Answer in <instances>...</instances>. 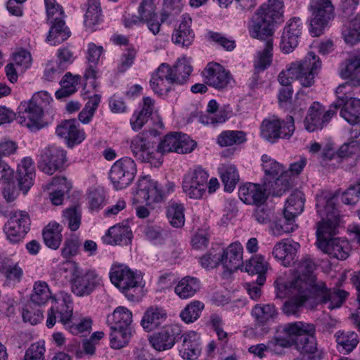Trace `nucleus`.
I'll return each mask as SVG.
<instances>
[{
    "label": "nucleus",
    "mask_w": 360,
    "mask_h": 360,
    "mask_svg": "<svg viewBox=\"0 0 360 360\" xmlns=\"http://www.w3.org/2000/svg\"><path fill=\"white\" fill-rule=\"evenodd\" d=\"M322 68V62L319 56L309 52L300 60L290 63L282 70L278 77V81L283 87L291 86L292 80H297L304 87H310L315 83Z\"/></svg>",
    "instance_id": "f257e3e1"
},
{
    "label": "nucleus",
    "mask_w": 360,
    "mask_h": 360,
    "mask_svg": "<svg viewBox=\"0 0 360 360\" xmlns=\"http://www.w3.org/2000/svg\"><path fill=\"white\" fill-rule=\"evenodd\" d=\"M317 212L322 220L317 223V245L319 248L322 243H327L337 234L338 219L332 193L322 191L316 195Z\"/></svg>",
    "instance_id": "f03ea898"
},
{
    "label": "nucleus",
    "mask_w": 360,
    "mask_h": 360,
    "mask_svg": "<svg viewBox=\"0 0 360 360\" xmlns=\"http://www.w3.org/2000/svg\"><path fill=\"white\" fill-rule=\"evenodd\" d=\"M51 98L46 91L34 94L28 101L21 102L18 106L17 120L32 131H38L45 126L43 120L44 109L50 103Z\"/></svg>",
    "instance_id": "7ed1b4c3"
},
{
    "label": "nucleus",
    "mask_w": 360,
    "mask_h": 360,
    "mask_svg": "<svg viewBox=\"0 0 360 360\" xmlns=\"http://www.w3.org/2000/svg\"><path fill=\"white\" fill-rule=\"evenodd\" d=\"M299 292L305 294L307 299L312 300L316 305L326 306L333 310L340 308L346 301L349 292L339 288H328L323 281L310 280L304 285V290Z\"/></svg>",
    "instance_id": "20e7f679"
},
{
    "label": "nucleus",
    "mask_w": 360,
    "mask_h": 360,
    "mask_svg": "<svg viewBox=\"0 0 360 360\" xmlns=\"http://www.w3.org/2000/svg\"><path fill=\"white\" fill-rule=\"evenodd\" d=\"M48 22L51 25L46 40L53 46L58 45L70 36L65 26V13L63 7L56 0H44Z\"/></svg>",
    "instance_id": "39448f33"
},
{
    "label": "nucleus",
    "mask_w": 360,
    "mask_h": 360,
    "mask_svg": "<svg viewBox=\"0 0 360 360\" xmlns=\"http://www.w3.org/2000/svg\"><path fill=\"white\" fill-rule=\"evenodd\" d=\"M309 31L314 36H320L335 18V6L332 0H310Z\"/></svg>",
    "instance_id": "423d86ee"
},
{
    "label": "nucleus",
    "mask_w": 360,
    "mask_h": 360,
    "mask_svg": "<svg viewBox=\"0 0 360 360\" xmlns=\"http://www.w3.org/2000/svg\"><path fill=\"white\" fill-rule=\"evenodd\" d=\"M295 122L292 116L285 120L276 117L264 119L260 126V135L264 140L274 143L278 139H288L294 133Z\"/></svg>",
    "instance_id": "0eeeda50"
},
{
    "label": "nucleus",
    "mask_w": 360,
    "mask_h": 360,
    "mask_svg": "<svg viewBox=\"0 0 360 360\" xmlns=\"http://www.w3.org/2000/svg\"><path fill=\"white\" fill-rule=\"evenodd\" d=\"M110 279L130 300H134L135 297L131 290L135 292L141 285L142 281V277L139 274L124 264L112 265L110 271Z\"/></svg>",
    "instance_id": "6e6552de"
},
{
    "label": "nucleus",
    "mask_w": 360,
    "mask_h": 360,
    "mask_svg": "<svg viewBox=\"0 0 360 360\" xmlns=\"http://www.w3.org/2000/svg\"><path fill=\"white\" fill-rule=\"evenodd\" d=\"M136 172V165L134 160L124 157L112 165L109 178L114 187L117 190H120L127 188L132 183Z\"/></svg>",
    "instance_id": "1a4fd4ad"
},
{
    "label": "nucleus",
    "mask_w": 360,
    "mask_h": 360,
    "mask_svg": "<svg viewBox=\"0 0 360 360\" xmlns=\"http://www.w3.org/2000/svg\"><path fill=\"white\" fill-rule=\"evenodd\" d=\"M144 134V132H141L132 138L130 150L137 160L143 162H149L156 167H159L162 163L161 155L156 151L153 143L149 141Z\"/></svg>",
    "instance_id": "9d476101"
},
{
    "label": "nucleus",
    "mask_w": 360,
    "mask_h": 360,
    "mask_svg": "<svg viewBox=\"0 0 360 360\" xmlns=\"http://www.w3.org/2000/svg\"><path fill=\"white\" fill-rule=\"evenodd\" d=\"M338 109L336 103H333L328 110H326L323 105L318 102H314L304 119L305 129L310 132L322 129L337 113Z\"/></svg>",
    "instance_id": "9b49d317"
},
{
    "label": "nucleus",
    "mask_w": 360,
    "mask_h": 360,
    "mask_svg": "<svg viewBox=\"0 0 360 360\" xmlns=\"http://www.w3.org/2000/svg\"><path fill=\"white\" fill-rule=\"evenodd\" d=\"M209 174L201 167H198L184 176L182 183L184 192L190 198L200 199L207 188Z\"/></svg>",
    "instance_id": "f8f14e48"
},
{
    "label": "nucleus",
    "mask_w": 360,
    "mask_h": 360,
    "mask_svg": "<svg viewBox=\"0 0 360 360\" xmlns=\"http://www.w3.org/2000/svg\"><path fill=\"white\" fill-rule=\"evenodd\" d=\"M102 279L95 269H81L70 280L72 292L78 297L90 295L101 283Z\"/></svg>",
    "instance_id": "ddd939ff"
},
{
    "label": "nucleus",
    "mask_w": 360,
    "mask_h": 360,
    "mask_svg": "<svg viewBox=\"0 0 360 360\" xmlns=\"http://www.w3.org/2000/svg\"><path fill=\"white\" fill-rule=\"evenodd\" d=\"M39 157L38 167L41 172L49 175H52L62 169L67 160L66 151L56 145L44 148Z\"/></svg>",
    "instance_id": "4468645a"
},
{
    "label": "nucleus",
    "mask_w": 360,
    "mask_h": 360,
    "mask_svg": "<svg viewBox=\"0 0 360 360\" xmlns=\"http://www.w3.org/2000/svg\"><path fill=\"white\" fill-rule=\"evenodd\" d=\"M30 219L27 212L15 211L11 212L4 231L8 239L13 243L20 242L30 229Z\"/></svg>",
    "instance_id": "2eb2a0df"
},
{
    "label": "nucleus",
    "mask_w": 360,
    "mask_h": 360,
    "mask_svg": "<svg viewBox=\"0 0 360 360\" xmlns=\"http://www.w3.org/2000/svg\"><path fill=\"white\" fill-rule=\"evenodd\" d=\"M340 75L349 80L337 87L335 93L338 94L344 93L346 89L360 87V51L352 56L342 66Z\"/></svg>",
    "instance_id": "dca6fc26"
},
{
    "label": "nucleus",
    "mask_w": 360,
    "mask_h": 360,
    "mask_svg": "<svg viewBox=\"0 0 360 360\" xmlns=\"http://www.w3.org/2000/svg\"><path fill=\"white\" fill-rule=\"evenodd\" d=\"M205 83L217 90L226 89L231 81V73L217 63H209L202 72Z\"/></svg>",
    "instance_id": "f3484780"
},
{
    "label": "nucleus",
    "mask_w": 360,
    "mask_h": 360,
    "mask_svg": "<svg viewBox=\"0 0 360 360\" xmlns=\"http://www.w3.org/2000/svg\"><path fill=\"white\" fill-rule=\"evenodd\" d=\"M351 89H344V93L337 94L338 108L341 106L340 115L349 124L360 123V99L349 97Z\"/></svg>",
    "instance_id": "a211bd4d"
},
{
    "label": "nucleus",
    "mask_w": 360,
    "mask_h": 360,
    "mask_svg": "<svg viewBox=\"0 0 360 360\" xmlns=\"http://www.w3.org/2000/svg\"><path fill=\"white\" fill-rule=\"evenodd\" d=\"M181 333V330L178 326H166L160 331L151 336L150 342L153 347L158 351L169 349L179 340Z\"/></svg>",
    "instance_id": "6ab92c4d"
},
{
    "label": "nucleus",
    "mask_w": 360,
    "mask_h": 360,
    "mask_svg": "<svg viewBox=\"0 0 360 360\" xmlns=\"http://www.w3.org/2000/svg\"><path fill=\"white\" fill-rule=\"evenodd\" d=\"M179 340H181L179 347V355L186 360L197 359L202 351L200 335L195 331H189L181 333Z\"/></svg>",
    "instance_id": "aec40b11"
},
{
    "label": "nucleus",
    "mask_w": 360,
    "mask_h": 360,
    "mask_svg": "<svg viewBox=\"0 0 360 360\" xmlns=\"http://www.w3.org/2000/svg\"><path fill=\"white\" fill-rule=\"evenodd\" d=\"M56 134L63 138L70 147L80 143L85 139V133L80 130L75 120H65L59 124L56 129Z\"/></svg>",
    "instance_id": "412c9836"
},
{
    "label": "nucleus",
    "mask_w": 360,
    "mask_h": 360,
    "mask_svg": "<svg viewBox=\"0 0 360 360\" xmlns=\"http://www.w3.org/2000/svg\"><path fill=\"white\" fill-rule=\"evenodd\" d=\"M243 248L238 242L231 243L219 256L221 264L229 271L240 268L243 264Z\"/></svg>",
    "instance_id": "4be33fe9"
},
{
    "label": "nucleus",
    "mask_w": 360,
    "mask_h": 360,
    "mask_svg": "<svg viewBox=\"0 0 360 360\" xmlns=\"http://www.w3.org/2000/svg\"><path fill=\"white\" fill-rule=\"evenodd\" d=\"M155 101L150 97H143V103L130 118V125L134 131L141 130L155 112Z\"/></svg>",
    "instance_id": "5701e85b"
},
{
    "label": "nucleus",
    "mask_w": 360,
    "mask_h": 360,
    "mask_svg": "<svg viewBox=\"0 0 360 360\" xmlns=\"http://www.w3.org/2000/svg\"><path fill=\"white\" fill-rule=\"evenodd\" d=\"M73 315V308L72 302L69 297L63 299V303L59 309H55L51 307L47 313L46 326L49 328H53L57 322L61 323L66 328L72 322Z\"/></svg>",
    "instance_id": "b1692460"
},
{
    "label": "nucleus",
    "mask_w": 360,
    "mask_h": 360,
    "mask_svg": "<svg viewBox=\"0 0 360 360\" xmlns=\"http://www.w3.org/2000/svg\"><path fill=\"white\" fill-rule=\"evenodd\" d=\"M138 200L147 204L159 202L162 200V194L158 188V183L148 176H144L139 181L136 191Z\"/></svg>",
    "instance_id": "393cba45"
},
{
    "label": "nucleus",
    "mask_w": 360,
    "mask_h": 360,
    "mask_svg": "<svg viewBox=\"0 0 360 360\" xmlns=\"http://www.w3.org/2000/svg\"><path fill=\"white\" fill-rule=\"evenodd\" d=\"M266 191L259 184L248 183L240 187L238 196L245 203L257 206L266 202L268 198Z\"/></svg>",
    "instance_id": "a878e982"
},
{
    "label": "nucleus",
    "mask_w": 360,
    "mask_h": 360,
    "mask_svg": "<svg viewBox=\"0 0 360 360\" xmlns=\"http://www.w3.org/2000/svg\"><path fill=\"white\" fill-rule=\"evenodd\" d=\"M35 168L33 160L30 157L23 158L18 167L16 179L19 189L27 193L33 185Z\"/></svg>",
    "instance_id": "bb28decb"
},
{
    "label": "nucleus",
    "mask_w": 360,
    "mask_h": 360,
    "mask_svg": "<svg viewBox=\"0 0 360 360\" xmlns=\"http://www.w3.org/2000/svg\"><path fill=\"white\" fill-rule=\"evenodd\" d=\"M153 0H142L139 7V14L141 19L155 35L159 33L162 23L158 20Z\"/></svg>",
    "instance_id": "cd10ccee"
},
{
    "label": "nucleus",
    "mask_w": 360,
    "mask_h": 360,
    "mask_svg": "<svg viewBox=\"0 0 360 360\" xmlns=\"http://www.w3.org/2000/svg\"><path fill=\"white\" fill-rule=\"evenodd\" d=\"M255 16L266 19L275 25L283 21V2L281 0H268L257 10Z\"/></svg>",
    "instance_id": "c85d7f7f"
},
{
    "label": "nucleus",
    "mask_w": 360,
    "mask_h": 360,
    "mask_svg": "<svg viewBox=\"0 0 360 360\" xmlns=\"http://www.w3.org/2000/svg\"><path fill=\"white\" fill-rule=\"evenodd\" d=\"M316 264L314 261L309 258L302 259L297 267L298 276L297 278L290 283L291 288H298L299 291L304 290V285L310 283V280L316 279L314 274Z\"/></svg>",
    "instance_id": "c756f323"
},
{
    "label": "nucleus",
    "mask_w": 360,
    "mask_h": 360,
    "mask_svg": "<svg viewBox=\"0 0 360 360\" xmlns=\"http://www.w3.org/2000/svg\"><path fill=\"white\" fill-rule=\"evenodd\" d=\"M150 85L155 94L162 96L167 94L174 85L168 70L165 68V63H162L153 74Z\"/></svg>",
    "instance_id": "7c9ffc66"
},
{
    "label": "nucleus",
    "mask_w": 360,
    "mask_h": 360,
    "mask_svg": "<svg viewBox=\"0 0 360 360\" xmlns=\"http://www.w3.org/2000/svg\"><path fill=\"white\" fill-rule=\"evenodd\" d=\"M165 68L168 70L174 84H184L186 83L193 71L191 62L186 57L179 58L173 66L165 63Z\"/></svg>",
    "instance_id": "2f4dec72"
},
{
    "label": "nucleus",
    "mask_w": 360,
    "mask_h": 360,
    "mask_svg": "<svg viewBox=\"0 0 360 360\" xmlns=\"http://www.w3.org/2000/svg\"><path fill=\"white\" fill-rule=\"evenodd\" d=\"M319 249L331 257L345 260L349 255L350 246L347 240L335 237L327 243H322Z\"/></svg>",
    "instance_id": "473e14b6"
},
{
    "label": "nucleus",
    "mask_w": 360,
    "mask_h": 360,
    "mask_svg": "<svg viewBox=\"0 0 360 360\" xmlns=\"http://www.w3.org/2000/svg\"><path fill=\"white\" fill-rule=\"evenodd\" d=\"M274 27V25L266 19L256 16L249 26V33L251 37L264 41V43L269 41L273 42Z\"/></svg>",
    "instance_id": "72a5a7b5"
},
{
    "label": "nucleus",
    "mask_w": 360,
    "mask_h": 360,
    "mask_svg": "<svg viewBox=\"0 0 360 360\" xmlns=\"http://www.w3.org/2000/svg\"><path fill=\"white\" fill-rule=\"evenodd\" d=\"M300 245L295 242H280L275 245L272 254L281 261L284 266H289L295 262L297 251Z\"/></svg>",
    "instance_id": "f704fd0d"
},
{
    "label": "nucleus",
    "mask_w": 360,
    "mask_h": 360,
    "mask_svg": "<svg viewBox=\"0 0 360 360\" xmlns=\"http://www.w3.org/2000/svg\"><path fill=\"white\" fill-rule=\"evenodd\" d=\"M167 317V313L164 309L151 307L144 312L141 325L146 331L150 332L162 325Z\"/></svg>",
    "instance_id": "c9c22d12"
},
{
    "label": "nucleus",
    "mask_w": 360,
    "mask_h": 360,
    "mask_svg": "<svg viewBox=\"0 0 360 360\" xmlns=\"http://www.w3.org/2000/svg\"><path fill=\"white\" fill-rule=\"evenodd\" d=\"M132 232L129 226L117 224L110 227L103 240L110 245H127L131 243Z\"/></svg>",
    "instance_id": "e433bc0d"
},
{
    "label": "nucleus",
    "mask_w": 360,
    "mask_h": 360,
    "mask_svg": "<svg viewBox=\"0 0 360 360\" xmlns=\"http://www.w3.org/2000/svg\"><path fill=\"white\" fill-rule=\"evenodd\" d=\"M278 333H283L292 340H298L305 333H314L315 326L312 323L302 321L294 322L279 326Z\"/></svg>",
    "instance_id": "4c0bfd02"
},
{
    "label": "nucleus",
    "mask_w": 360,
    "mask_h": 360,
    "mask_svg": "<svg viewBox=\"0 0 360 360\" xmlns=\"http://www.w3.org/2000/svg\"><path fill=\"white\" fill-rule=\"evenodd\" d=\"M191 18L184 17L177 29L173 32L172 40L181 46H190L194 38V34L191 29Z\"/></svg>",
    "instance_id": "58836bf2"
},
{
    "label": "nucleus",
    "mask_w": 360,
    "mask_h": 360,
    "mask_svg": "<svg viewBox=\"0 0 360 360\" xmlns=\"http://www.w3.org/2000/svg\"><path fill=\"white\" fill-rule=\"evenodd\" d=\"M360 143L358 140H351L343 143L337 152V161L338 163H342L345 160L355 156L353 161L350 163L351 167H354L360 162V158L357 155L359 151Z\"/></svg>",
    "instance_id": "ea45409f"
},
{
    "label": "nucleus",
    "mask_w": 360,
    "mask_h": 360,
    "mask_svg": "<svg viewBox=\"0 0 360 360\" xmlns=\"http://www.w3.org/2000/svg\"><path fill=\"white\" fill-rule=\"evenodd\" d=\"M226 119L225 112L219 110V104L215 100L209 101L207 107L206 113L200 116V122L203 124L215 125L225 122Z\"/></svg>",
    "instance_id": "a19ab883"
},
{
    "label": "nucleus",
    "mask_w": 360,
    "mask_h": 360,
    "mask_svg": "<svg viewBox=\"0 0 360 360\" xmlns=\"http://www.w3.org/2000/svg\"><path fill=\"white\" fill-rule=\"evenodd\" d=\"M304 205V198L303 193L295 190L286 200L283 209V215L290 216L295 219L303 211Z\"/></svg>",
    "instance_id": "79ce46f5"
},
{
    "label": "nucleus",
    "mask_w": 360,
    "mask_h": 360,
    "mask_svg": "<svg viewBox=\"0 0 360 360\" xmlns=\"http://www.w3.org/2000/svg\"><path fill=\"white\" fill-rule=\"evenodd\" d=\"M132 312L124 307H117L112 314L108 316L107 323L109 326L131 328Z\"/></svg>",
    "instance_id": "37998d69"
},
{
    "label": "nucleus",
    "mask_w": 360,
    "mask_h": 360,
    "mask_svg": "<svg viewBox=\"0 0 360 360\" xmlns=\"http://www.w3.org/2000/svg\"><path fill=\"white\" fill-rule=\"evenodd\" d=\"M267 269L266 263L264 257L257 255L250 259L245 265V271L250 274L257 275L259 284H264L266 281V271Z\"/></svg>",
    "instance_id": "c03bdc74"
},
{
    "label": "nucleus",
    "mask_w": 360,
    "mask_h": 360,
    "mask_svg": "<svg viewBox=\"0 0 360 360\" xmlns=\"http://www.w3.org/2000/svg\"><path fill=\"white\" fill-rule=\"evenodd\" d=\"M252 315L257 324L262 326L274 321L277 316L276 307L273 304H257L252 310Z\"/></svg>",
    "instance_id": "a18cd8bd"
},
{
    "label": "nucleus",
    "mask_w": 360,
    "mask_h": 360,
    "mask_svg": "<svg viewBox=\"0 0 360 360\" xmlns=\"http://www.w3.org/2000/svg\"><path fill=\"white\" fill-rule=\"evenodd\" d=\"M110 327V344L114 349H121L129 342L132 335L131 328H120L115 326Z\"/></svg>",
    "instance_id": "49530a36"
},
{
    "label": "nucleus",
    "mask_w": 360,
    "mask_h": 360,
    "mask_svg": "<svg viewBox=\"0 0 360 360\" xmlns=\"http://www.w3.org/2000/svg\"><path fill=\"white\" fill-rule=\"evenodd\" d=\"M200 289V281L194 277H184L175 287V293L181 299L193 297Z\"/></svg>",
    "instance_id": "de8ad7c7"
},
{
    "label": "nucleus",
    "mask_w": 360,
    "mask_h": 360,
    "mask_svg": "<svg viewBox=\"0 0 360 360\" xmlns=\"http://www.w3.org/2000/svg\"><path fill=\"white\" fill-rule=\"evenodd\" d=\"M43 239L45 245L53 250H57L61 243L63 236L58 223H49L43 230Z\"/></svg>",
    "instance_id": "09e8293b"
},
{
    "label": "nucleus",
    "mask_w": 360,
    "mask_h": 360,
    "mask_svg": "<svg viewBox=\"0 0 360 360\" xmlns=\"http://www.w3.org/2000/svg\"><path fill=\"white\" fill-rule=\"evenodd\" d=\"M335 337L338 345L347 354L352 352L359 343V335L354 331L338 330Z\"/></svg>",
    "instance_id": "8fccbe9b"
},
{
    "label": "nucleus",
    "mask_w": 360,
    "mask_h": 360,
    "mask_svg": "<svg viewBox=\"0 0 360 360\" xmlns=\"http://www.w3.org/2000/svg\"><path fill=\"white\" fill-rule=\"evenodd\" d=\"M102 10L98 0H88L87 9L84 15V25L93 31L94 26L101 21Z\"/></svg>",
    "instance_id": "3c124183"
},
{
    "label": "nucleus",
    "mask_w": 360,
    "mask_h": 360,
    "mask_svg": "<svg viewBox=\"0 0 360 360\" xmlns=\"http://www.w3.org/2000/svg\"><path fill=\"white\" fill-rule=\"evenodd\" d=\"M262 166L265 174L264 181L269 182L271 180L287 172L282 165L268 155L265 154L262 156Z\"/></svg>",
    "instance_id": "603ef678"
},
{
    "label": "nucleus",
    "mask_w": 360,
    "mask_h": 360,
    "mask_svg": "<svg viewBox=\"0 0 360 360\" xmlns=\"http://www.w3.org/2000/svg\"><path fill=\"white\" fill-rule=\"evenodd\" d=\"M79 82V75L73 76L70 72H67L60 82V89L55 94L56 98L61 99L73 94L77 91V86Z\"/></svg>",
    "instance_id": "864d4df0"
},
{
    "label": "nucleus",
    "mask_w": 360,
    "mask_h": 360,
    "mask_svg": "<svg viewBox=\"0 0 360 360\" xmlns=\"http://www.w3.org/2000/svg\"><path fill=\"white\" fill-rule=\"evenodd\" d=\"M264 187L273 195L281 196L290 187V183L288 179V172L283 174L271 180V181H264Z\"/></svg>",
    "instance_id": "5fc2aeb1"
},
{
    "label": "nucleus",
    "mask_w": 360,
    "mask_h": 360,
    "mask_svg": "<svg viewBox=\"0 0 360 360\" xmlns=\"http://www.w3.org/2000/svg\"><path fill=\"white\" fill-rule=\"evenodd\" d=\"M274 44L269 41L264 43V47L262 51L257 53L256 59L254 62V68L257 72H262L269 67L272 63Z\"/></svg>",
    "instance_id": "6e6d98bb"
},
{
    "label": "nucleus",
    "mask_w": 360,
    "mask_h": 360,
    "mask_svg": "<svg viewBox=\"0 0 360 360\" xmlns=\"http://www.w3.org/2000/svg\"><path fill=\"white\" fill-rule=\"evenodd\" d=\"M53 298L48 284L45 281H38L34 282L31 301L37 305H43L50 299Z\"/></svg>",
    "instance_id": "4d7b16f0"
},
{
    "label": "nucleus",
    "mask_w": 360,
    "mask_h": 360,
    "mask_svg": "<svg viewBox=\"0 0 360 360\" xmlns=\"http://www.w3.org/2000/svg\"><path fill=\"white\" fill-rule=\"evenodd\" d=\"M347 44L354 45L360 41V15L356 16L347 25H344L342 32Z\"/></svg>",
    "instance_id": "13d9d810"
},
{
    "label": "nucleus",
    "mask_w": 360,
    "mask_h": 360,
    "mask_svg": "<svg viewBox=\"0 0 360 360\" xmlns=\"http://www.w3.org/2000/svg\"><path fill=\"white\" fill-rule=\"evenodd\" d=\"M220 177L225 191L228 192L233 191L239 181L238 172L233 165L224 166L220 170Z\"/></svg>",
    "instance_id": "bf43d9fd"
},
{
    "label": "nucleus",
    "mask_w": 360,
    "mask_h": 360,
    "mask_svg": "<svg viewBox=\"0 0 360 360\" xmlns=\"http://www.w3.org/2000/svg\"><path fill=\"white\" fill-rule=\"evenodd\" d=\"M246 141V135L242 131H224L217 138V143L221 147L241 144Z\"/></svg>",
    "instance_id": "052dcab7"
},
{
    "label": "nucleus",
    "mask_w": 360,
    "mask_h": 360,
    "mask_svg": "<svg viewBox=\"0 0 360 360\" xmlns=\"http://www.w3.org/2000/svg\"><path fill=\"white\" fill-rule=\"evenodd\" d=\"M295 344L301 354H316L317 342L314 333H305L298 340H295Z\"/></svg>",
    "instance_id": "680f3d73"
},
{
    "label": "nucleus",
    "mask_w": 360,
    "mask_h": 360,
    "mask_svg": "<svg viewBox=\"0 0 360 360\" xmlns=\"http://www.w3.org/2000/svg\"><path fill=\"white\" fill-rule=\"evenodd\" d=\"M167 217L172 226H183L185 222L184 206L181 204L172 203L167 207Z\"/></svg>",
    "instance_id": "e2e57ef3"
},
{
    "label": "nucleus",
    "mask_w": 360,
    "mask_h": 360,
    "mask_svg": "<svg viewBox=\"0 0 360 360\" xmlns=\"http://www.w3.org/2000/svg\"><path fill=\"white\" fill-rule=\"evenodd\" d=\"M297 295L290 300L286 301L283 305V312L290 315H296L298 314L300 307L307 302V297L305 294L299 292L298 288H292Z\"/></svg>",
    "instance_id": "0e129e2a"
},
{
    "label": "nucleus",
    "mask_w": 360,
    "mask_h": 360,
    "mask_svg": "<svg viewBox=\"0 0 360 360\" xmlns=\"http://www.w3.org/2000/svg\"><path fill=\"white\" fill-rule=\"evenodd\" d=\"M204 307L202 302L193 301L181 311L180 316L185 323H193L200 317Z\"/></svg>",
    "instance_id": "69168bd1"
},
{
    "label": "nucleus",
    "mask_w": 360,
    "mask_h": 360,
    "mask_svg": "<svg viewBox=\"0 0 360 360\" xmlns=\"http://www.w3.org/2000/svg\"><path fill=\"white\" fill-rule=\"evenodd\" d=\"M178 143V132H173L167 134L159 143L156 151L162 156L165 153L171 152L176 153ZM162 160V157H161Z\"/></svg>",
    "instance_id": "338daca9"
},
{
    "label": "nucleus",
    "mask_w": 360,
    "mask_h": 360,
    "mask_svg": "<svg viewBox=\"0 0 360 360\" xmlns=\"http://www.w3.org/2000/svg\"><path fill=\"white\" fill-rule=\"evenodd\" d=\"M181 0H164L161 12V22H166L169 18H174L182 9Z\"/></svg>",
    "instance_id": "774afa93"
}]
</instances>
